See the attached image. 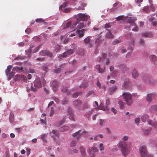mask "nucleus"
Returning <instances> with one entry per match:
<instances>
[{"label": "nucleus", "mask_w": 157, "mask_h": 157, "mask_svg": "<svg viewBox=\"0 0 157 157\" xmlns=\"http://www.w3.org/2000/svg\"><path fill=\"white\" fill-rule=\"evenodd\" d=\"M118 145V146L121 148V151L123 155L124 156H126L129 151V146L127 142L122 141L120 142Z\"/></svg>", "instance_id": "nucleus-1"}, {"label": "nucleus", "mask_w": 157, "mask_h": 157, "mask_svg": "<svg viewBox=\"0 0 157 157\" xmlns=\"http://www.w3.org/2000/svg\"><path fill=\"white\" fill-rule=\"evenodd\" d=\"M124 101L128 105H130L133 103V101L132 99V95L129 92H125L122 95Z\"/></svg>", "instance_id": "nucleus-2"}, {"label": "nucleus", "mask_w": 157, "mask_h": 157, "mask_svg": "<svg viewBox=\"0 0 157 157\" xmlns=\"http://www.w3.org/2000/svg\"><path fill=\"white\" fill-rule=\"evenodd\" d=\"M139 150L142 157H153L152 155L148 154L145 146H141L139 148Z\"/></svg>", "instance_id": "nucleus-3"}, {"label": "nucleus", "mask_w": 157, "mask_h": 157, "mask_svg": "<svg viewBox=\"0 0 157 157\" xmlns=\"http://www.w3.org/2000/svg\"><path fill=\"white\" fill-rule=\"evenodd\" d=\"M136 20L135 18L129 17L128 20V22L130 23L131 25H134V28L132 30L135 31H137L138 27L135 23V21Z\"/></svg>", "instance_id": "nucleus-4"}, {"label": "nucleus", "mask_w": 157, "mask_h": 157, "mask_svg": "<svg viewBox=\"0 0 157 157\" xmlns=\"http://www.w3.org/2000/svg\"><path fill=\"white\" fill-rule=\"evenodd\" d=\"M74 52V51L72 49H68L62 55H59V56L58 58L60 60L62 59V58L66 57L67 56L70 55Z\"/></svg>", "instance_id": "nucleus-5"}, {"label": "nucleus", "mask_w": 157, "mask_h": 157, "mask_svg": "<svg viewBox=\"0 0 157 157\" xmlns=\"http://www.w3.org/2000/svg\"><path fill=\"white\" fill-rule=\"evenodd\" d=\"M78 15L79 18L77 19V22H79L80 21H85L87 20L88 19L89 16L86 15L84 14L80 13H79Z\"/></svg>", "instance_id": "nucleus-6"}, {"label": "nucleus", "mask_w": 157, "mask_h": 157, "mask_svg": "<svg viewBox=\"0 0 157 157\" xmlns=\"http://www.w3.org/2000/svg\"><path fill=\"white\" fill-rule=\"evenodd\" d=\"M86 132V131L84 129L79 130L74 133L73 134V136L74 137H77V139L78 140L81 138L82 134Z\"/></svg>", "instance_id": "nucleus-7"}, {"label": "nucleus", "mask_w": 157, "mask_h": 157, "mask_svg": "<svg viewBox=\"0 0 157 157\" xmlns=\"http://www.w3.org/2000/svg\"><path fill=\"white\" fill-rule=\"evenodd\" d=\"M89 152V157H94L95 156V153L98 151V149L95 147H92L88 149Z\"/></svg>", "instance_id": "nucleus-8"}, {"label": "nucleus", "mask_w": 157, "mask_h": 157, "mask_svg": "<svg viewBox=\"0 0 157 157\" xmlns=\"http://www.w3.org/2000/svg\"><path fill=\"white\" fill-rule=\"evenodd\" d=\"M34 86L36 88H40L42 86L40 79L38 78H36L34 82Z\"/></svg>", "instance_id": "nucleus-9"}, {"label": "nucleus", "mask_w": 157, "mask_h": 157, "mask_svg": "<svg viewBox=\"0 0 157 157\" xmlns=\"http://www.w3.org/2000/svg\"><path fill=\"white\" fill-rule=\"evenodd\" d=\"M39 54L42 56H48L50 57L53 56L52 53L46 50L41 51L39 52Z\"/></svg>", "instance_id": "nucleus-10"}, {"label": "nucleus", "mask_w": 157, "mask_h": 157, "mask_svg": "<svg viewBox=\"0 0 157 157\" xmlns=\"http://www.w3.org/2000/svg\"><path fill=\"white\" fill-rule=\"evenodd\" d=\"M59 83L56 81H54L51 82V85L53 91L55 92L57 87H58Z\"/></svg>", "instance_id": "nucleus-11"}, {"label": "nucleus", "mask_w": 157, "mask_h": 157, "mask_svg": "<svg viewBox=\"0 0 157 157\" xmlns=\"http://www.w3.org/2000/svg\"><path fill=\"white\" fill-rule=\"evenodd\" d=\"M155 96V95L154 94L150 93L148 94L147 96L146 100L148 102H151L152 101V99H154Z\"/></svg>", "instance_id": "nucleus-12"}, {"label": "nucleus", "mask_w": 157, "mask_h": 157, "mask_svg": "<svg viewBox=\"0 0 157 157\" xmlns=\"http://www.w3.org/2000/svg\"><path fill=\"white\" fill-rule=\"evenodd\" d=\"M67 113L68 115H69L70 119L74 121L75 118L72 112V108H69L68 109Z\"/></svg>", "instance_id": "nucleus-13"}, {"label": "nucleus", "mask_w": 157, "mask_h": 157, "mask_svg": "<svg viewBox=\"0 0 157 157\" xmlns=\"http://www.w3.org/2000/svg\"><path fill=\"white\" fill-rule=\"evenodd\" d=\"M134 44V41L133 40H132V42H131L130 43H129V45L130 46L129 49L130 50V52L128 53L127 55L126 56L127 57H129L130 56L131 53L132 52L133 49L132 48V46H133Z\"/></svg>", "instance_id": "nucleus-14"}, {"label": "nucleus", "mask_w": 157, "mask_h": 157, "mask_svg": "<svg viewBox=\"0 0 157 157\" xmlns=\"http://www.w3.org/2000/svg\"><path fill=\"white\" fill-rule=\"evenodd\" d=\"M85 30L84 29H82L80 30H77L76 33L78 34L79 37H82L84 35V33H85Z\"/></svg>", "instance_id": "nucleus-15"}, {"label": "nucleus", "mask_w": 157, "mask_h": 157, "mask_svg": "<svg viewBox=\"0 0 157 157\" xmlns=\"http://www.w3.org/2000/svg\"><path fill=\"white\" fill-rule=\"evenodd\" d=\"M145 82L148 84H154V81H152L151 78L149 77H147L145 79H144Z\"/></svg>", "instance_id": "nucleus-16"}, {"label": "nucleus", "mask_w": 157, "mask_h": 157, "mask_svg": "<svg viewBox=\"0 0 157 157\" xmlns=\"http://www.w3.org/2000/svg\"><path fill=\"white\" fill-rule=\"evenodd\" d=\"M13 72L16 71L17 72H22L23 71V68L22 67H17L13 68Z\"/></svg>", "instance_id": "nucleus-17"}, {"label": "nucleus", "mask_w": 157, "mask_h": 157, "mask_svg": "<svg viewBox=\"0 0 157 157\" xmlns=\"http://www.w3.org/2000/svg\"><path fill=\"white\" fill-rule=\"evenodd\" d=\"M132 75L133 78H136L138 76L139 74L136 70L134 69L132 71Z\"/></svg>", "instance_id": "nucleus-18"}, {"label": "nucleus", "mask_w": 157, "mask_h": 157, "mask_svg": "<svg viewBox=\"0 0 157 157\" xmlns=\"http://www.w3.org/2000/svg\"><path fill=\"white\" fill-rule=\"evenodd\" d=\"M149 117V116L147 114H144L141 117V120L143 122H145L148 120Z\"/></svg>", "instance_id": "nucleus-19"}, {"label": "nucleus", "mask_w": 157, "mask_h": 157, "mask_svg": "<svg viewBox=\"0 0 157 157\" xmlns=\"http://www.w3.org/2000/svg\"><path fill=\"white\" fill-rule=\"evenodd\" d=\"M117 87L116 86H114L110 87L109 88V92L111 95L112 94L113 92L117 89Z\"/></svg>", "instance_id": "nucleus-20"}, {"label": "nucleus", "mask_w": 157, "mask_h": 157, "mask_svg": "<svg viewBox=\"0 0 157 157\" xmlns=\"http://www.w3.org/2000/svg\"><path fill=\"white\" fill-rule=\"evenodd\" d=\"M105 36L107 38L112 39L113 38V36L109 31L108 32L106 33Z\"/></svg>", "instance_id": "nucleus-21"}, {"label": "nucleus", "mask_w": 157, "mask_h": 157, "mask_svg": "<svg viewBox=\"0 0 157 157\" xmlns=\"http://www.w3.org/2000/svg\"><path fill=\"white\" fill-rule=\"evenodd\" d=\"M96 69L98 71L99 73H102L104 72L105 71V68L101 69L99 65H97L96 67Z\"/></svg>", "instance_id": "nucleus-22"}, {"label": "nucleus", "mask_w": 157, "mask_h": 157, "mask_svg": "<svg viewBox=\"0 0 157 157\" xmlns=\"http://www.w3.org/2000/svg\"><path fill=\"white\" fill-rule=\"evenodd\" d=\"M157 110V106L155 105H152L150 108L151 112L153 113Z\"/></svg>", "instance_id": "nucleus-23"}, {"label": "nucleus", "mask_w": 157, "mask_h": 157, "mask_svg": "<svg viewBox=\"0 0 157 157\" xmlns=\"http://www.w3.org/2000/svg\"><path fill=\"white\" fill-rule=\"evenodd\" d=\"M69 129V127L68 126H64L59 128V131L61 132H64Z\"/></svg>", "instance_id": "nucleus-24"}, {"label": "nucleus", "mask_w": 157, "mask_h": 157, "mask_svg": "<svg viewBox=\"0 0 157 157\" xmlns=\"http://www.w3.org/2000/svg\"><path fill=\"white\" fill-rule=\"evenodd\" d=\"M118 104L120 105V108L121 109H123L124 108V104L123 101H118Z\"/></svg>", "instance_id": "nucleus-25"}, {"label": "nucleus", "mask_w": 157, "mask_h": 157, "mask_svg": "<svg viewBox=\"0 0 157 157\" xmlns=\"http://www.w3.org/2000/svg\"><path fill=\"white\" fill-rule=\"evenodd\" d=\"M143 10L147 13H150V9L149 6H144L143 9Z\"/></svg>", "instance_id": "nucleus-26"}, {"label": "nucleus", "mask_w": 157, "mask_h": 157, "mask_svg": "<svg viewBox=\"0 0 157 157\" xmlns=\"http://www.w3.org/2000/svg\"><path fill=\"white\" fill-rule=\"evenodd\" d=\"M12 67L11 65H9L7 67V69L6 71V73L7 75H8L9 73V72L10 71Z\"/></svg>", "instance_id": "nucleus-27"}, {"label": "nucleus", "mask_w": 157, "mask_h": 157, "mask_svg": "<svg viewBox=\"0 0 157 157\" xmlns=\"http://www.w3.org/2000/svg\"><path fill=\"white\" fill-rule=\"evenodd\" d=\"M55 68L56 69L53 70L54 72L56 73H59L60 72L61 70V69L60 68H57V67L56 65L55 66Z\"/></svg>", "instance_id": "nucleus-28"}, {"label": "nucleus", "mask_w": 157, "mask_h": 157, "mask_svg": "<svg viewBox=\"0 0 157 157\" xmlns=\"http://www.w3.org/2000/svg\"><path fill=\"white\" fill-rule=\"evenodd\" d=\"M120 67L123 71H128V68L127 67H126L125 65L124 64H122L121 65Z\"/></svg>", "instance_id": "nucleus-29"}, {"label": "nucleus", "mask_w": 157, "mask_h": 157, "mask_svg": "<svg viewBox=\"0 0 157 157\" xmlns=\"http://www.w3.org/2000/svg\"><path fill=\"white\" fill-rule=\"evenodd\" d=\"M68 2H65L63 3L62 5H61L59 7V10H62V8H65L67 6V5L68 4Z\"/></svg>", "instance_id": "nucleus-30"}, {"label": "nucleus", "mask_w": 157, "mask_h": 157, "mask_svg": "<svg viewBox=\"0 0 157 157\" xmlns=\"http://www.w3.org/2000/svg\"><path fill=\"white\" fill-rule=\"evenodd\" d=\"M150 59L151 61L154 62L156 59V57L154 55H152L150 56Z\"/></svg>", "instance_id": "nucleus-31"}, {"label": "nucleus", "mask_w": 157, "mask_h": 157, "mask_svg": "<svg viewBox=\"0 0 157 157\" xmlns=\"http://www.w3.org/2000/svg\"><path fill=\"white\" fill-rule=\"evenodd\" d=\"M36 21L37 22L39 23V22H40V23H43L44 22V23H45L46 24H47V23L46 22H45L44 20L42 18H37L36 19Z\"/></svg>", "instance_id": "nucleus-32"}, {"label": "nucleus", "mask_w": 157, "mask_h": 157, "mask_svg": "<svg viewBox=\"0 0 157 157\" xmlns=\"http://www.w3.org/2000/svg\"><path fill=\"white\" fill-rule=\"evenodd\" d=\"M9 75L8 77V80H10L12 78L14 75V73L12 71L10 72H9V73L8 75Z\"/></svg>", "instance_id": "nucleus-33"}, {"label": "nucleus", "mask_w": 157, "mask_h": 157, "mask_svg": "<svg viewBox=\"0 0 157 157\" xmlns=\"http://www.w3.org/2000/svg\"><path fill=\"white\" fill-rule=\"evenodd\" d=\"M84 24L83 22H82L80 23L78 25V26H77V28L80 29L83 27H84Z\"/></svg>", "instance_id": "nucleus-34"}, {"label": "nucleus", "mask_w": 157, "mask_h": 157, "mask_svg": "<svg viewBox=\"0 0 157 157\" xmlns=\"http://www.w3.org/2000/svg\"><path fill=\"white\" fill-rule=\"evenodd\" d=\"M62 91L63 92H66L67 94H71V91L68 90L66 87H64L62 89Z\"/></svg>", "instance_id": "nucleus-35"}, {"label": "nucleus", "mask_w": 157, "mask_h": 157, "mask_svg": "<svg viewBox=\"0 0 157 157\" xmlns=\"http://www.w3.org/2000/svg\"><path fill=\"white\" fill-rule=\"evenodd\" d=\"M72 8L68 7L65 8L63 10V12L64 13L69 12L72 10Z\"/></svg>", "instance_id": "nucleus-36"}, {"label": "nucleus", "mask_w": 157, "mask_h": 157, "mask_svg": "<svg viewBox=\"0 0 157 157\" xmlns=\"http://www.w3.org/2000/svg\"><path fill=\"white\" fill-rule=\"evenodd\" d=\"M14 114L11 113L10 115V120L11 122H12L14 120Z\"/></svg>", "instance_id": "nucleus-37"}, {"label": "nucleus", "mask_w": 157, "mask_h": 157, "mask_svg": "<svg viewBox=\"0 0 157 157\" xmlns=\"http://www.w3.org/2000/svg\"><path fill=\"white\" fill-rule=\"evenodd\" d=\"M102 40H101L100 37L98 38L95 41V43L97 45H99L101 43Z\"/></svg>", "instance_id": "nucleus-38"}, {"label": "nucleus", "mask_w": 157, "mask_h": 157, "mask_svg": "<svg viewBox=\"0 0 157 157\" xmlns=\"http://www.w3.org/2000/svg\"><path fill=\"white\" fill-rule=\"evenodd\" d=\"M129 84L130 83L128 82V80H127L126 81L124 82L123 86L125 88H127V86L129 85Z\"/></svg>", "instance_id": "nucleus-39"}, {"label": "nucleus", "mask_w": 157, "mask_h": 157, "mask_svg": "<svg viewBox=\"0 0 157 157\" xmlns=\"http://www.w3.org/2000/svg\"><path fill=\"white\" fill-rule=\"evenodd\" d=\"M90 39L89 37H87L84 39V41L85 44H88L90 43Z\"/></svg>", "instance_id": "nucleus-40"}, {"label": "nucleus", "mask_w": 157, "mask_h": 157, "mask_svg": "<svg viewBox=\"0 0 157 157\" xmlns=\"http://www.w3.org/2000/svg\"><path fill=\"white\" fill-rule=\"evenodd\" d=\"M21 75H16L15 77L14 80L15 81H18L21 78Z\"/></svg>", "instance_id": "nucleus-41"}, {"label": "nucleus", "mask_w": 157, "mask_h": 157, "mask_svg": "<svg viewBox=\"0 0 157 157\" xmlns=\"http://www.w3.org/2000/svg\"><path fill=\"white\" fill-rule=\"evenodd\" d=\"M47 136V135L46 134H44L41 137V139L43 140L45 142H46L47 140L46 139V137Z\"/></svg>", "instance_id": "nucleus-42"}, {"label": "nucleus", "mask_w": 157, "mask_h": 157, "mask_svg": "<svg viewBox=\"0 0 157 157\" xmlns=\"http://www.w3.org/2000/svg\"><path fill=\"white\" fill-rule=\"evenodd\" d=\"M80 151L81 152L83 155H85V149L82 147H80Z\"/></svg>", "instance_id": "nucleus-43"}, {"label": "nucleus", "mask_w": 157, "mask_h": 157, "mask_svg": "<svg viewBox=\"0 0 157 157\" xmlns=\"http://www.w3.org/2000/svg\"><path fill=\"white\" fill-rule=\"evenodd\" d=\"M43 70L44 71L45 73H46L49 70L48 68V66H43Z\"/></svg>", "instance_id": "nucleus-44"}, {"label": "nucleus", "mask_w": 157, "mask_h": 157, "mask_svg": "<svg viewBox=\"0 0 157 157\" xmlns=\"http://www.w3.org/2000/svg\"><path fill=\"white\" fill-rule=\"evenodd\" d=\"M52 132L53 134H54L56 136L58 137L59 136V133L57 131L53 130L52 131Z\"/></svg>", "instance_id": "nucleus-45"}, {"label": "nucleus", "mask_w": 157, "mask_h": 157, "mask_svg": "<svg viewBox=\"0 0 157 157\" xmlns=\"http://www.w3.org/2000/svg\"><path fill=\"white\" fill-rule=\"evenodd\" d=\"M151 130V128H149L148 129L145 130L144 132V134L146 135H148L149 134L150 131Z\"/></svg>", "instance_id": "nucleus-46"}, {"label": "nucleus", "mask_w": 157, "mask_h": 157, "mask_svg": "<svg viewBox=\"0 0 157 157\" xmlns=\"http://www.w3.org/2000/svg\"><path fill=\"white\" fill-rule=\"evenodd\" d=\"M54 113V111L53 109V108L52 107L51 108V109L50 112V114H49V116L51 117H52L53 116V115Z\"/></svg>", "instance_id": "nucleus-47"}, {"label": "nucleus", "mask_w": 157, "mask_h": 157, "mask_svg": "<svg viewBox=\"0 0 157 157\" xmlns=\"http://www.w3.org/2000/svg\"><path fill=\"white\" fill-rule=\"evenodd\" d=\"M120 42H121V40H120L116 39L113 41L112 44L113 45H115L118 44V43Z\"/></svg>", "instance_id": "nucleus-48"}, {"label": "nucleus", "mask_w": 157, "mask_h": 157, "mask_svg": "<svg viewBox=\"0 0 157 157\" xmlns=\"http://www.w3.org/2000/svg\"><path fill=\"white\" fill-rule=\"evenodd\" d=\"M61 50L60 46L59 45H57L56 46L55 51L56 52H58L59 51Z\"/></svg>", "instance_id": "nucleus-49"}, {"label": "nucleus", "mask_w": 157, "mask_h": 157, "mask_svg": "<svg viewBox=\"0 0 157 157\" xmlns=\"http://www.w3.org/2000/svg\"><path fill=\"white\" fill-rule=\"evenodd\" d=\"M81 103L80 101L78 100L75 101L74 102V103L76 106H77L78 105L80 104Z\"/></svg>", "instance_id": "nucleus-50"}, {"label": "nucleus", "mask_w": 157, "mask_h": 157, "mask_svg": "<svg viewBox=\"0 0 157 157\" xmlns=\"http://www.w3.org/2000/svg\"><path fill=\"white\" fill-rule=\"evenodd\" d=\"M71 22L70 21L68 22L66 24V26L64 27V28L66 29L67 28H68L71 26Z\"/></svg>", "instance_id": "nucleus-51"}, {"label": "nucleus", "mask_w": 157, "mask_h": 157, "mask_svg": "<svg viewBox=\"0 0 157 157\" xmlns=\"http://www.w3.org/2000/svg\"><path fill=\"white\" fill-rule=\"evenodd\" d=\"M99 150L101 151H102L104 150V147L103 146V144L102 143H100L99 144Z\"/></svg>", "instance_id": "nucleus-52"}, {"label": "nucleus", "mask_w": 157, "mask_h": 157, "mask_svg": "<svg viewBox=\"0 0 157 157\" xmlns=\"http://www.w3.org/2000/svg\"><path fill=\"white\" fill-rule=\"evenodd\" d=\"M121 3L117 2L116 3H115L113 4V6L114 7H116L117 6H121Z\"/></svg>", "instance_id": "nucleus-53"}, {"label": "nucleus", "mask_w": 157, "mask_h": 157, "mask_svg": "<svg viewBox=\"0 0 157 157\" xmlns=\"http://www.w3.org/2000/svg\"><path fill=\"white\" fill-rule=\"evenodd\" d=\"M76 145V142L75 141H72L70 144V146L71 147H74Z\"/></svg>", "instance_id": "nucleus-54"}, {"label": "nucleus", "mask_w": 157, "mask_h": 157, "mask_svg": "<svg viewBox=\"0 0 157 157\" xmlns=\"http://www.w3.org/2000/svg\"><path fill=\"white\" fill-rule=\"evenodd\" d=\"M41 47V45H40L39 46H38L37 47V48H36L35 49V50L33 51V53H36V52H37L38 51L40 48Z\"/></svg>", "instance_id": "nucleus-55"}, {"label": "nucleus", "mask_w": 157, "mask_h": 157, "mask_svg": "<svg viewBox=\"0 0 157 157\" xmlns=\"http://www.w3.org/2000/svg\"><path fill=\"white\" fill-rule=\"evenodd\" d=\"M87 86V83H82V85L80 86L81 88H85Z\"/></svg>", "instance_id": "nucleus-56"}, {"label": "nucleus", "mask_w": 157, "mask_h": 157, "mask_svg": "<svg viewBox=\"0 0 157 157\" xmlns=\"http://www.w3.org/2000/svg\"><path fill=\"white\" fill-rule=\"evenodd\" d=\"M33 47V46L32 45L31 46V45H30V48L27 51V52L28 54H30L31 52V49Z\"/></svg>", "instance_id": "nucleus-57"}, {"label": "nucleus", "mask_w": 157, "mask_h": 157, "mask_svg": "<svg viewBox=\"0 0 157 157\" xmlns=\"http://www.w3.org/2000/svg\"><path fill=\"white\" fill-rule=\"evenodd\" d=\"M80 93L79 92H76L74 93L73 95V97L76 98L78 96V95Z\"/></svg>", "instance_id": "nucleus-58"}, {"label": "nucleus", "mask_w": 157, "mask_h": 157, "mask_svg": "<svg viewBox=\"0 0 157 157\" xmlns=\"http://www.w3.org/2000/svg\"><path fill=\"white\" fill-rule=\"evenodd\" d=\"M143 35L146 37H151V35L148 33H144Z\"/></svg>", "instance_id": "nucleus-59"}, {"label": "nucleus", "mask_w": 157, "mask_h": 157, "mask_svg": "<svg viewBox=\"0 0 157 157\" xmlns=\"http://www.w3.org/2000/svg\"><path fill=\"white\" fill-rule=\"evenodd\" d=\"M128 139V137L127 136H124L122 138V139L124 141H127Z\"/></svg>", "instance_id": "nucleus-60"}, {"label": "nucleus", "mask_w": 157, "mask_h": 157, "mask_svg": "<svg viewBox=\"0 0 157 157\" xmlns=\"http://www.w3.org/2000/svg\"><path fill=\"white\" fill-rule=\"evenodd\" d=\"M106 55L104 53L102 55V57H100V59L98 60V61H99V62H100L101 61H102V59H104L105 57H106Z\"/></svg>", "instance_id": "nucleus-61"}, {"label": "nucleus", "mask_w": 157, "mask_h": 157, "mask_svg": "<svg viewBox=\"0 0 157 157\" xmlns=\"http://www.w3.org/2000/svg\"><path fill=\"white\" fill-rule=\"evenodd\" d=\"M111 26L110 23L106 24L105 25V29H107L108 28H110Z\"/></svg>", "instance_id": "nucleus-62"}, {"label": "nucleus", "mask_w": 157, "mask_h": 157, "mask_svg": "<svg viewBox=\"0 0 157 157\" xmlns=\"http://www.w3.org/2000/svg\"><path fill=\"white\" fill-rule=\"evenodd\" d=\"M150 9H151L152 11H155V7L153 6V5H151L149 6Z\"/></svg>", "instance_id": "nucleus-63"}, {"label": "nucleus", "mask_w": 157, "mask_h": 157, "mask_svg": "<svg viewBox=\"0 0 157 157\" xmlns=\"http://www.w3.org/2000/svg\"><path fill=\"white\" fill-rule=\"evenodd\" d=\"M124 16H120L118 17L116 19L117 20H121L123 19Z\"/></svg>", "instance_id": "nucleus-64"}]
</instances>
